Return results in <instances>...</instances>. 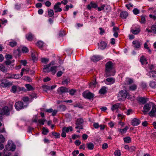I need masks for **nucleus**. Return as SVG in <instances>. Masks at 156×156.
I'll list each match as a JSON object with an SVG mask.
<instances>
[{
    "mask_svg": "<svg viewBox=\"0 0 156 156\" xmlns=\"http://www.w3.org/2000/svg\"><path fill=\"white\" fill-rule=\"evenodd\" d=\"M106 74L107 76H114L115 71L113 69V63L111 62H107L105 65Z\"/></svg>",
    "mask_w": 156,
    "mask_h": 156,
    "instance_id": "obj_1",
    "label": "nucleus"
},
{
    "mask_svg": "<svg viewBox=\"0 0 156 156\" xmlns=\"http://www.w3.org/2000/svg\"><path fill=\"white\" fill-rule=\"evenodd\" d=\"M54 62H52L50 63L49 64L44 66L43 69V71L44 72H50L54 74L56 71V69L57 67L56 66H53L51 67L50 69L49 68L50 66L51 65L54 64Z\"/></svg>",
    "mask_w": 156,
    "mask_h": 156,
    "instance_id": "obj_2",
    "label": "nucleus"
},
{
    "mask_svg": "<svg viewBox=\"0 0 156 156\" xmlns=\"http://www.w3.org/2000/svg\"><path fill=\"white\" fill-rule=\"evenodd\" d=\"M128 93L125 90H123L120 91L118 94V98L119 101H123L128 97Z\"/></svg>",
    "mask_w": 156,
    "mask_h": 156,
    "instance_id": "obj_3",
    "label": "nucleus"
},
{
    "mask_svg": "<svg viewBox=\"0 0 156 156\" xmlns=\"http://www.w3.org/2000/svg\"><path fill=\"white\" fill-rule=\"evenodd\" d=\"M154 104L151 102H149L148 103L146 104L143 107V112L144 114H146L147 112H148L151 109V108L153 106Z\"/></svg>",
    "mask_w": 156,
    "mask_h": 156,
    "instance_id": "obj_4",
    "label": "nucleus"
},
{
    "mask_svg": "<svg viewBox=\"0 0 156 156\" xmlns=\"http://www.w3.org/2000/svg\"><path fill=\"white\" fill-rule=\"evenodd\" d=\"M16 147L15 145L11 140L9 141L8 144L5 147V148L7 150L11 151H12L15 150Z\"/></svg>",
    "mask_w": 156,
    "mask_h": 156,
    "instance_id": "obj_5",
    "label": "nucleus"
},
{
    "mask_svg": "<svg viewBox=\"0 0 156 156\" xmlns=\"http://www.w3.org/2000/svg\"><path fill=\"white\" fill-rule=\"evenodd\" d=\"M83 120L82 118H79L77 119L76 122L75 128L76 129H83Z\"/></svg>",
    "mask_w": 156,
    "mask_h": 156,
    "instance_id": "obj_6",
    "label": "nucleus"
},
{
    "mask_svg": "<svg viewBox=\"0 0 156 156\" xmlns=\"http://www.w3.org/2000/svg\"><path fill=\"white\" fill-rule=\"evenodd\" d=\"M9 110L7 106H5L0 109V117L5 114L8 115L9 114Z\"/></svg>",
    "mask_w": 156,
    "mask_h": 156,
    "instance_id": "obj_7",
    "label": "nucleus"
},
{
    "mask_svg": "<svg viewBox=\"0 0 156 156\" xmlns=\"http://www.w3.org/2000/svg\"><path fill=\"white\" fill-rule=\"evenodd\" d=\"M83 95L84 97L89 99H91L94 96V94L88 91H86L83 92Z\"/></svg>",
    "mask_w": 156,
    "mask_h": 156,
    "instance_id": "obj_8",
    "label": "nucleus"
},
{
    "mask_svg": "<svg viewBox=\"0 0 156 156\" xmlns=\"http://www.w3.org/2000/svg\"><path fill=\"white\" fill-rule=\"evenodd\" d=\"M156 113V106L154 104L152 107L151 111L149 112V115L151 117H155Z\"/></svg>",
    "mask_w": 156,
    "mask_h": 156,
    "instance_id": "obj_9",
    "label": "nucleus"
},
{
    "mask_svg": "<svg viewBox=\"0 0 156 156\" xmlns=\"http://www.w3.org/2000/svg\"><path fill=\"white\" fill-rule=\"evenodd\" d=\"M15 107L16 110H19L24 107L23 103L20 101L16 102L15 105Z\"/></svg>",
    "mask_w": 156,
    "mask_h": 156,
    "instance_id": "obj_10",
    "label": "nucleus"
},
{
    "mask_svg": "<svg viewBox=\"0 0 156 156\" xmlns=\"http://www.w3.org/2000/svg\"><path fill=\"white\" fill-rule=\"evenodd\" d=\"M115 81V80L114 78L112 77H109L106 79L105 81V82L106 84L110 85L114 83Z\"/></svg>",
    "mask_w": 156,
    "mask_h": 156,
    "instance_id": "obj_11",
    "label": "nucleus"
},
{
    "mask_svg": "<svg viewBox=\"0 0 156 156\" xmlns=\"http://www.w3.org/2000/svg\"><path fill=\"white\" fill-rule=\"evenodd\" d=\"M107 46V44L104 41L101 42L98 44V48L101 50H103L105 49Z\"/></svg>",
    "mask_w": 156,
    "mask_h": 156,
    "instance_id": "obj_12",
    "label": "nucleus"
},
{
    "mask_svg": "<svg viewBox=\"0 0 156 156\" xmlns=\"http://www.w3.org/2000/svg\"><path fill=\"white\" fill-rule=\"evenodd\" d=\"M21 90L20 88L18 86L14 85L12 87L11 92L13 93L19 92Z\"/></svg>",
    "mask_w": 156,
    "mask_h": 156,
    "instance_id": "obj_13",
    "label": "nucleus"
},
{
    "mask_svg": "<svg viewBox=\"0 0 156 156\" xmlns=\"http://www.w3.org/2000/svg\"><path fill=\"white\" fill-rule=\"evenodd\" d=\"M141 44L142 43L139 41L137 40L134 41L133 42V46L135 48H139Z\"/></svg>",
    "mask_w": 156,
    "mask_h": 156,
    "instance_id": "obj_14",
    "label": "nucleus"
},
{
    "mask_svg": "<svg viewBox=\"0 0 156 156\" xmlns=\"http://www.w3.org/2000/svg\"><path fill=\"white\" fill-rule=\"evenodd\" d=\"M140 123V120L136 118H135L133 119L131 121L132 125L134 126H136L139 125Z\"/></svg>",
    "mask_w": 156,
    "mask_h": 156,
    "instance_id": "obj_15",
    "label": "nucleus"
},
{
    "mask_svg": "<svg viewBox=\"0 0 156 156\" xmlns=\"http://www.w3.org/2000/svg\"><path fill=\"white\" fill-rule=\"evenodd\" d=\"M102 58V57L99 55H94L91 58V59L94 62L98 61Z\"/></svg>",
    "mask_w": 156,
    "mask_h": 156,
    "instance_id": "obj_16",
    "label": "nucleus"
},
{
    "mask_svg": "<svg viewBox=\"0 0 156 156\" xmlns=\"http://www.w3.org/2000/svg\"><path fill=\"white\" fill-rule=\"evenodd\" d=\"M91 8L94 9L97 8L98 5L97 3L94 2H91L90 4L87 5V8L89 10H90Z\"/></svg>",
    "mask_w": 156,
    "mask_h": 156,
    "instance_id": "obj_17",
    "label": "nucleus"
},
{
    "mask_svg": "<svg viewBox=\"0 0 156 156\" xmlns=\"http://www.w3.org/2000/svg\"><path fill=\"white\" fill-rule=\"evenodd\" d=\"M58 92L61 93L67 92H69V89L67 88L64 87H62L58 89Z\"/></svg>",
    "mask_w": 156,
    "mask_h": 156,
    "instance_id": "obj_18",
    "label": "nucleus"
},
{
    "mask_svg": "<svg viewBox=\"0 0 156 156\" xmlns=\"http://www.w3.org/2000/svg\"><path fill=\"white\" fill-rule=\"evenodd\" d=\"M120 104L119 103H117L114 105H112L111 108L112 110L114 112V111L117 110L120 107Z\"/></svg>",
    "mask_w": 156,
    "mask_h": 156,
    "instance_id": "obj_19",
    "label": "nucleus"
},
{
    "mask_svg": "<svg viewBox=\"0 0 156 156\" xmlns=\"http://www.w3.org/2000/svg\"><path fill=\"white\" fill-rule=\"evenodd\" d=\"M31 57L33 60L34 62L37 61L38 59L37 53L35 51L32 52L31 53Z\"/></svg>",
    "mask_w": 156,
    "mask_h": 156,
    "instance_id": "obj_20",
    "label": "nucleus"
},
{
    "mask_svg": "<svg viewBox=\"0 0 156 156\" xmlns=\"http://www.w3.org/2000/svg\"><path fill=\"white\" fill-rule=\"evenodd\" d=\"M146 31H147L148 32H152L154 34L156 33V25H154L152 26L151 27V30L148 29L147 28L146 29Z\"/></svg>",
    "mask_w": 156,
    "mask_h": 156,
    "instance_id": "obj_21",
    "label": "nucleus"
},
{
    "mask_svg": "<svg viewBox=\"0 0 156 156\" xmlns=\"http://www.w3.org/2000/svg\"><path fill=\"white\" fill-rule=\"evenodd\" d=\"M128 16V13L126 11L122 12L120 14V16L123 19H126Z\"/></svg>",
    "mask_w": 156,
    "mask_h": 156,
    "instance_id": "obj_22",
    "label": "nucleus"
},
{
    "mask_svg": "<svg viewBox=\"0 0 156 156\" xmlns=\"http://www.w3.org/2000/svg\"><path fill=\"white\" fill-rule=\"evenodd\" d=\"M140 61L142 64H147V62L146 60V59L144 56H142L140 57Z\"/></svg>",
    "mask_w": 156,
    "mask_h": 156,
    "instance_id": "obj_23",
    "label": "nucleus"
},
{
    "mask_svg": "<svg viewBox=\"0 0 156 156\" xmlns=\"http://www.w3.org/2000/svg\"><path fill=\"white\" fill-rule=\"evenodd\" d=\"M128 129L129 127L127 126H126L124 129H119L118 130L121 134H123L124 133H125L126 132L127 130Z\"/></svg>",
    "mask_w": 156,
    "mask_h": 156,
    "instance_id": "obj_24",
    "label": "nucleus"
},
{
    "mask_svg": "<svg viewBox=\"0 0 156 156\" xmlns=\"http://www.w3.org/2000/svg\"><path fill=\"white\" fill-rule=\"evenodd\" d=\"M27 39L29 41H31L34 37V36L30 33H29L26 35Z\"/></svg>",
    "mask_w": 156,
    "mask_h": 156,
    "instance_id": "obj_25",
    "label": "nucleus"
},
{
    "mask_svg": "<svg viewBox=\"0 0 156 156\" xmlns=\"http://www.w3.org/2000/svg\"><path fill=\"white\" fill-rule=\"evenodd\" d=\"M107 92L106 87L105 86L102 87L99 91V93L101 94H104Z\"/></svg>",
    "mask_w": 156,
    "mask_h": 156,
    "instance_id": "obj_26",
    "label": "nucleus"
},
{
    "mask_svg": "<svg viewBox=\"0 0 156 156\" xmlns=\"http://www.w3.org/2000/svg\"><path fill=\"white\" fill-rule=\"evenodd\" d=\"M63 130L64 131L66 132V133H68L69 131H72L73 130V128L71 126H69V127H64L63 128Z\"/></svg>",
    "mask_w": 156,
    "mask_h": 156,
    "instance_id": "obj_27",
    "label": "nucleus"
},
{
    "mask_svg": "<svg viewBox=\"0 0 156 156\" xmlns=\"http://www.w3.org/2000/svg\"><path fill=\"white\" fill-rule=\"evenodd\" d=\"M140 29L138 28L136 29H132L131 30V32L132 34H137L140 32Z\"/></svg>",
    "mask_w": 156,
    "mask_h": 156,
    "instance_id": "obj_28",
    "label": "nucleus"
},
{
    "mask_svg": "<svg viewBox=\"0 0 156 156\" xmlns=\"http://www.w3.org/2000/svg\"><path fill=\"white\" fill-rule=\"evenodd\" d=\"M147 75L150 76V77L152 76L153 77L156 76V72L155 71H151L148 73Z\"/></svg>",
    "mask_w": 156,
    "mask_h": 156,
    "instance_id": "obj_29",
    "label": "nucleus"
},
{
    "mask_svg": "<svg viewBox=\"0 0 156 156\" xmlns=\"http://www.w3.org/2000/svg\"><path fill=\"white\" fill-rule=\"evenodd\" d=\"M104 9L103 10L105 12H108L111 10V7L109 5L107 4H104Z\"/></svg>",
    "mask_w": 156,
    "mask_h": 156,
    "instance_id": "obj_30",
    "label": "nucleus"
},
{
    "mask_svg": "<svg viewBox=\"0 0 156 156\" xmlns=\"http://www.w3.org/2000/svg\"><path fill=\"white\" fill-rule=\"evenodd\" d=\"M54 9L55 10V12H61L62 10L61 8L59 7L57 5H55L54 7Z\"/></svg>",
    "mask_w": 156,
    "mask_h": 156,
    "instance_id": "obj_31",
    "label": "nucleus"
},
{
    "mask_svg": "<svg viewBox=\"0 0 156 156\" xmlns=\"http://www.w3.org/2000/svg\"><path fill=\"white\" fill-rule=\"evenodd\" d=\"M0 70L4 73L6 72L7 71V69L5 67L1 64H0Z\"/></svg>",
    "mask_w": 156,
    "mask_h": 156,
    "instance_id": "obj_32",
    "label": "nucleus"
},
{
    "mask_svg": "<svg viewBox=\"0 0 156 156\" xmlns=\"http://www.w3.org/2000/svg\"><path fill=\"white\" fill-rule=\"evenodd\" d=\"M133 82L132 79L129 78H126L125 80V83L126 84H129Z\"/></svg>",
    "mask_w": 156,
    "mask_h": 156,
    "instance_id": "obj_33",
    "label": "nucleus"
},
{
    "mask_svg": "<svg viewBox=\"0 0 156 156\" xmlns=\"http://www.w3.org/2000/svg\"><path fill=\"white\" fill-rule=\"evenodd\" d=\"M147 99L144 97H141L139 99V101L142 103H144L147 101Z\"/></svg>",
    "mask_w": 156,
    "mask_h": 156,
    "instance_id": "obj_34",
    "label": "nucleus"
},
{
    "mask_svg": "<svg viewBox=\"0 0 156 156\" xmlns=\"http://www.w3.org/2000/svg\"><path fill=\"white\" fill-rule=\"evenodd\" d=\"M87 148L89 149L93 150L94 147V145L92 143H89L87 144Z\"/></svg>",
    "mask_w": 156,
    "mask_h": 156,
    "instance_id": "obj_35",
    "label": "nucleus"
},
{
    "mask_svg": "<svg viewBox=\"0 0 156 156\" xmlns=\"http://www.w3.org/2000/svg\"><path fill=\"white\" fill-rule=\"evenodd\" d=\"M70 79L69 78H67L64 80L62 82V84L64 85L67 84L70 82Z\"/></svg>",
    "mask_w": 156,
    "mask_h": 156,
    "instance_id": "obj_36",
    "label": "nucleus"
},
{
    "mask_svg": "<svg viewBox=\"0 0 156 156\" xmlns=\"http://www.w3.org/2000/svg\"><path fill=\"white\" fill-rule=\"evenodd\" d=\"M49 60L48 58H41V62L43 63L46 64L49 62Z\"/></svg>",
    "mask_w": 156,
    "mask_h": 156,
    "instance_id": "obj_37",
    "label": "nucleus"
},
{
    "mask_svg": "<svg viewBox=\"0 0 156 156\" xmlns=\"http://www.w3.org/2000/svg\"><path fill=\"white\" fill-rule=\"evenodd\" d=\"M13 79H17L21 77V76L19 74H13Z\"/></svg>",
    "mask_w": 156,
    "mask_h": 156,
    "instance_id": "obj_38",
    "label": "nucleus"
},
{
    "mask_svg": "<svg viewBox=\"0 0 156 156\" xmlns=\"http://www.w3.org/2000/svg\"><path fill=\"white\" fill-rule=\"evenodd\" d=\"M150 86L152 88L156 87V82L154 81L151 82L150 83Z\"/></svg>",
    "mask_w": 156,
    "mask_h": 156,
    "instance_id": "obj_39",
    "label": "nucleus"
},
{
    "mask_svg": "<svg viewBox=\"0 0 156 156\" xmlns=\"http://www.w3.org/2000/svg\"><path fill=\"white\" fill-rule=\"evenodd\" d=\"M97 84V83L96 82V81H94L93 82H92L90 83L89 84V86L91 87H95Z\"/></svg>",
    "mask_w": 156,
    "mask_h": 156,
    "instance_id": "obj_40",
    "label": "nucleus"
},
{
    "mask_svg": "<svg viewBox=\"0 0 156 156\" xmlns=\"http://www.w3.org/2000/svg\"><path fill=\"white\" fill-rule=\"evenodd\" d=\"M48 15L49 16L52 17L54 15L53 11L51 9H49L48 11Z\"/></svg>",
    "mask_w": 156,
    "mask_h": 156,
    "instance_id": "obj_41",
    "label": "nucleus"
},
{
    "mask_svg": "<svg viewBox=\"0 0 156 156\" xmlns=\"http://www.w3.org/2000/svg\"><path fill=\"white\" fill-rule=\"evenodd\" d=\"M123 139L125 142L129 143L131 141V139L129 137H126L124 138Z\"/></svg>",
    "mask_w": 156,
    "mask_h": 156,
    "instance_id": "obj_42",
    "label": "nucleus"
},
{
    "mask_svg": "<svg viewBox=\"0 0 156 156\" xmlns=\"http://www.w3.org/2000/svg\"><path fill=\"white\" fill-rule=\"evenodd\" d=\"M44 44L42 41H40L37 42V45L39 48H41L43 46Z\"/></svg>",
    "mask_w": 156,
    "mask_h": 156,
    "instance_id": "obj_43",
    "label": "nucleus"
},
{
    "mask_svg": "<svg viewBox=\"0 0 156 156\" xmlns=\"http://www.w3.org/2000/svg\"><path fill=\"white\" fill-rule=\"evenodd\" d=\"M11 84V83L9 82H6L4 83H2L1 86L3 87H6L9 86V85Z\"/></svg>",
    "mask_w": 156,
    "mask_h": 156,
    "instance_id": "obj_44",
    "label": "nucleus"
},
{
    "mask_svg": "<svg viewBox=\"0 0 156 156\" xmlns=\"http://www.w3.org/2000/svg\"><path fill=\"white\" fill-rule=\"evenodd\" d=\"M114 154L115 156H121V153L119 150H117L114 152Z\"/></svg>",
    "mask_w": 156,
    "mask_h": 156,
    "instance_id": "obj_45",
    "label": "nucleus"
},
{
    "mask_svg": "<svg viewBox=\"0 0 156 156\" xmlns=\"http://www.w3.org/2000/svg\"><path fill=\"white\" fill-rule=\"evenodd\" d=\"M13 74L8 73L5 75V77L8 79H13Z\"/></svg>",
    "mask_w": 156,
    "mask_h": 156,
    "instance_id": "obj_46",
    "label": "nucleus"
},
{
    "mask_svg": "<svg viewBox=\"0 0 156 156\" xmlns=\"http://www.w3.org/2000/svg\"><path fill=\"white\" fill-rule=\"evenodd\" d=\"M136 89V86L135 84H133L129 87V89L132 90H134Z\"/></svg>",
    "mask_w": 156,
    "mask_h": 156,
    "instance_id": "obj_47",
    "label": "nucleus"
},
{
    "mask_svg": "<svg viewBox=\"0 0 156 156\" xmlns=\"http://www.w3.org/2000/svg\"><path fill=\"white\" fill-rule=\"evenodd\" d=\"M48 131L47 129H46L45 128H43L42 129V133L43 134L46 135H47L48 133Z\"/></svg>",
    "mask_w": 156,
    "mask_h": 156,
    "instance_id": "obj_48",
    "label": "nucleus"
},
{
    "mask_svg": "<svg viewBox=\"0 0 156 156\" xmlns=\"http://www.w3.org/2000/svg\"><path fill=\"white\" fill-rule=\"evenodd\" d=\"M16 42L14 41H11L9 42V45L12 47H13L16 45Z\"/></svg>",
    "mask_w": 156,
    "mask_h": 156,
    "instance_id": "obj_49",
    "label": "nucleus"
},
{
    "mask_svg": "<svg viewBox=\"0 0 156 156\" xmlns=\"http://www.w3.org/2000/svg\"><path fill=\"white\" fill-rule=\"evenodd\" d=\"M104 4H102L101 5L100 7H98V11H101V10H103L104 9Z\"/></svg>",
    "mask_w": 156,
    "mask_h": 156,
    "instance_id": "obj_50",
    "label": "nucleus"
},
{
    "mask_svg": "<svg viewBox=\"0 0 156 156\" xmlns=\"http://www.w3.org/2000/svg\"><path fill=\"white\" fill-rule=\"evenodd\" d=\"M5 140V139L3 136L2 135H0V143H3Z\"/></svg>",
    "mask_w": 156,
    "mask_h": 156,
    "instance_id": "obj_51",
    "label": "nucleus"
},
{
    "mask_svg": "<svg viewBox=\"0 0 156 156\" xmlns=\"http://www.w3.org/2000/svg\"><path fill=\"white\" fill-rule=\"evenodd\" d=\"M25 87L28 90H32L33 88L32 86L29 84H26L25 85Z\"/></svg>",
    "mask_w": 156,
    "mask_h": 156,
    "instance_id": "obj_52",
    "label": "nucleus"
},
{
    "mask_svg": "<svg viewBox=\"0 0 156 156\" xmlns=\"http://www.w3.org/2000/svg\"><path fill=\"white\" fill-rule=\"evenodd\" d=\"M75 107H78L80 108H82V106L80 103H76L73 105Z\"/></svg>",
    "mask_w": 156,
    "mask_h": 156,
    "instance_id": "obj_53",
    "label": "nucleus"
},
{
    "mask_svg": "<svg viewBox=\"0 0 156 156\" xmlns=\"http://www.w3.org/2000/svg\"><path fill=\"white\" fill-rule=\"evenodd\" d=\"M52 134L55 136L56 138H58L60 136V134L56 132H52Z\"/></svg>",
    "mask_w": 156,
    "mask_h": 156,
    "instance_id": "obj_54",
    "label": "nucleus"
},
{
    "mask_svg": "<svg viewBox=\"0 0 156 156\" xmlns=\"http://www.w3.org/2000/svg\"><path fill=\"white\" fill-rule=\"evenodd\" d=\"M140 12V11L136 8H135L133 10V12L135 15L138 14Z\"/></svg>",
    "mask_w": 156,
    "mask_h": 156,
    "instance_id": "obj_55",
    "label": "nucleus"
},
{
    "mask_svg": "<svg viewBox=\"0 0 156 156\" xmlns=\"http://www.w3.org/2000/svg\"><path fill=\"white\" fill-rule=\"evenodd\" d=\"M141 20L140 21V22L141 23H144L145 21V16H141Z\"/></svg>",
    "mask_w": 156,
    "mask_h": 156,
    "instance_id": "obj_56",
    "label": "nucleus"
},
{
    "mask_svg": "<svg viewBox=\"0 0 156 156\" xmlns=\"http://www.w3.org/2000/svg\"><path fill=\"white\" fill-rule=\"evenodd\" d=\"M24 80H26L29 82H31L32 81V79L28 76H26L24 78Z\"/></svg>",
    "mask_w": 156,
    "mask_h": 156,
    "instance_id": "obj_57",
    "label": "nucleus"
},
{
    "mask_svg": "<svg viewBox=\"0 0 156 156\" xmlns=\"http://www.w3.org/2000/svg\"><path fill=\"white\" fill-rule=\"evenodd\" d=\"M22 51L23 53H27L28 52V49L26 47H23L22 48Z\"/></svg>",
    "mask_w": 156,
    "mask_h": 156,
    "instance_id": "obj_58",
    "label": "nucleus"
},
{
    "mask_svg": "<svg viewBox=\"0 0 156 156\" xmlns=\"http://www.w3.org/2000/svg\"><path fill=\"white\" fill-rule=\"evenodd\" d=\"M73 7V5L70 4V5H67L66 6V9L65 10L67 11L69 8H71Z\"/></svg>",
    "mask_w": 156,
    "mask_h": 156,
    "instance_id": "obj_59",
    "label": "nucleus"
},
{
    "mask_svg": "<svg viewBox=\"0 0 156 156\" xmlns=\"http://www.w3.org/2000/svg\"><path fill=\"white\" fill-rule=\"evenodd\" d=\"M45 121V119H39L38 120V122L41 125H44V122Z\"/></svg>",
    "mask_w": 156,
    "mask_h": 156,
    "instance_id": "obj_60",
    "label": "nucleus"
},
{
    "mask_svg": "<svg viewBox=\"0 0 156 156\" xmlns=\"http://www.w3.org/2000/svg\"><path fill=\"white\" fill-rule=\"evenodd\" d=\"M126 113L127 115H129L133 113L132 110L131 109H129L127 111Z\"/></svg>",
    "mask_w": 156,
    "mask_h": 156,
    "instance_id": "obj_61",
    "label": "nucleus"
},
{
    "mask_svg": "<svg viewBox=\"0 0 156 156\" xmlns=\"http://www.w3.org/2000/svg\"><path fill=\"white\" fill-rule=\"evenodd\" d=\"M69 92L70 94L73 95L76 92V90L73 89H71L69 90Z\"/></svg>",
    "mask_w": 156,
    "mask_h": 156,
    "instance_id": "obj_62",
    "label": "nucleus"
},
{
    "mask_svg": "<svg viewBox=\"0 0 156 156\" xmlns=\"http://www.w3.org/2000/svg\"><path fill=\"white\" fill-rule=\"evenodd\" d=\"M79 153V152L78 150L74 151L72 153V154L74 156H76Z\"/></svg>",
    "mask_w": 156,
    "mask_h": 156,
    "instance_id": "obj_63",
    "label": "nucleus"
},
{
    "mask_svg": "<svg viewBox=\"0 0 156 156\" xmlns=\"http://www.w3.org/2000/svg\"><path fill=\"white\" fill-rule=\"evenodd\" d=\"M93 126L96 129H97L99 127V124L97 122L94 123L93 124Z\"/></svg>",
    "mask_w": 156,
    "mask_h": 156,
    "instance_id": "obj_64",
    "label": "nucleus"
}]
</instances>
